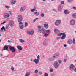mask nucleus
Wrapping results in <instances>:
<instances>
[{
  "instance_id": "45",
  "label": "nucleus",
  "mask_w": 76,
  "mask_h": 76,
  "mask_svg": "<svg viewBox=\"0 0 76 76\" xmlns=\"http://www.w3.org/2000/svg\"><path fill=\"white\" fill-rule=\"evenodd\" d=\"M72 0H68V3H70V2H72Z\"/></svg>"
},
{
  "instance_id": "53",
  "label": "nucleus",
  "mask_w": 76,
  "mask_h": 76,
  "mask_svg": "<svg viewBox=\"0 0 76 76\" xmlns=\"http://www.w3.org/2000/svg\"><path fill=\"white\" fill-rule=\"evenodd\" d=\"M54 76V74H52L51 75V76Z\"/></svg>"
},
{
  "instance_id": "61",
  "label": "nucleus",
  "mask_w": 76,
  "mask_h": 76,
  "mask_svg": "<svg viewBox=\"0 0 76 76\" xmlns=\"http://www.w3.org/2000/svg\"><path fill=\"white\" fill-rule=\"evenodd\" d=\"M43 0V1H45L46 0Z\"/></svg>"
},
{
  "instance_id": "47",
  "label": "nucleus",
  "mask_w": 76,
  "mask_h": 76,
  "mask_svg": "<svg viewBox=\"0 0 76 76\" xmlns=\"http://www.w3.org/2000/svg\"><path fill=\"white\" fill-rule=\"evenodd\" d=\"M61 4H64V1H62L61 2Z\"/></svg>"
},
{
  "instance_id": "48",
  "label": "nucleus",
  "mask_w": 76,
  "mask_h": 76,
  "mask_svg": "<svg viewBox=\"0 0 76 76\" xmlns=\"http://www.w3.org/2000/svg\"><path fill=\"white\" fill-rule=\"evenodd\" d=\"M4 23H6V21H4L3 22V23H1V25H3V24H4Z\"/></svg>"
},
{
  "instance_id": "25",
  "label": "nucleus",
  "mask_w": 76,
  "mask_h": 76,
  "mask_svg": "<svg viewBox=\"0 0 76 76\" xmlns=\"http://www.w3.org/2000/svg\"><path fill=\"white\" fill-rule=\"evenodd\" d=\"M1 30H4V31H6V30L5 29V27H4V26H3L2 27V28H1Z\"/></svg>"
},
{
  "instance_id": "19",
  "label": "nucleus",
  "mask_w": 76,
  "mask_h": 76,
  "mask_svg": "<svg viewBox=\"0 0 76 76\" xmlns=\"http://www.w3.org/2000/svg\"><path fill=\"white\" fill-rule=\"evenodd\" d=\"M44 26L46 29H47L48 28V24L45 23L44 24Z\"/></svg>"
},
{
  "instance_id": "40",
  "label": "nucleus",
  "mask_w": 76,
  "mask_h": 76,
  "mask_svg": "<svg viewBox=\"0 0 76 76\" xmlns=\"http://www.w3.org/2000/svg\"><path fill=\"white\" fill-rule=\"evenodd\" d=\"M44 76H48V74L47 73H45Z\"/></svg>"
},
{
  "instance_id": "24",
  "label": "nucleus",
  "mask_w": 76,
  "mask_h": 76,
  "mask_svg": "<svg viewBox=\"0 0 76 76\" xmlns=\"http://www.w3.org/2000/svg\"><path fill=\"white\" fill-rule=\"evenodd\" d=\"M34 14H35V16H38L39 15V12H34Z\"/></svg>"
},
{
  "instance_id": "30",
  "label": "nucleus",
  "mask_w": 76,
  "mask_h": 76,
  "mask_svg": "<svg viewBox=\"0 0 76 76\" xmlns=\"http://www.w3.org/2000/svg\"><path fill=\"white\" fill-rule=\"evenodd\" d=\"M45 31L44 33H45L46 32V33H50V30H46L44 29Z\"/></svg>"
},
{
  "instance_id": "35",
  "label": "nucleus",
  "mask_w": 76,
  "mask_h": 76,
  "mask_svg": "<svg viewBox=\"0 0 76 76\" xmlns=\"http://www.w3.org/2000/svg\"><path fill=\"white\" fill-rule=\"evenodd\" d=\"M28 25V23L27 22H26L25 23V27H26Z\"/></svg>"
},
{
  "instance_id": "28",
  "label": "nucleus",
  "mask_w": 76,
  "mask_h": 76,
  "mask_svg": "<svg viewBox=\"0 0 76 76\" xmlns=\"http://www.w3.org/2000/svg\"><path fill=\"white\" fill-rule=\"evenodd\" d=\"M19 40L21 43H23V42H25V40L22 39H20Z\"/></svg>"
},
{
  "instance_id": "4",
  "label": "nucleus",
  "mask_w": 76,
  "mask_h": 76,
  "mask_svg": "<svg viewBox=\"0 0 76 76\" xmlns=\"http://www.w3.org/2000/svg\"><path fill=\"white\" fill-rule=\"evenodd\" d=\"M22 19H23V16L21 15H19L17 17V20L18 22H22Z\"/></svg>"
},
{
  "instance_id": "34",
  "label": "nucleus",
  "mask_w": 76,
  "mask_h": 76,
  "mask_svg": "<svg viewBox=\"0 0 76 76\" xmlns=\"http://www.w3.org/2000/svg\"><path fill=\"white\" fill-rule=\"evenodd\" d=\"M5 7L6 9H10V6H5Z\"/></svg>"
},
{
  "instance_id": "36",
  "label": "nucleus",
  "mask_w": 76,
  "mask_h": 76,
  "mask_svg": "<svg viewBox=\"0 0 76 76\" xmlns=\"http://www.w3.org/2000/svg\"><path fill=\"white\" fill-rule=\"evenodd\" d=\"M29 73L27 72L26 73L25 76H29Z\"/></svg>"
},
{
  "instance_id": "12",
  "label": "nucleus",
  "mask_w": 76,
  "mask_h": 76,
  "mask_svg": "<svg viewBox=\"0 0 76 76\" xmlns=\"http://www.w3.org/2000/svg\"><path fill=\"white\" fill-rule=\"evenodd\" d=\"M4 17L5 18H9V17H10V14H9V13H6L4 15Z\"/></svg>"
},
{
  "instance_id": "60",
  "label": "nucleus",
  "mask_w": 76,
  "mask_h": 76,
  "mask_svg": "<svg viewBox=\"0 0 76 76\" xmlns=\"http://www.w3.org/2000/svg\"><path fill=\"white\" fill-rule=\"evenodd\" d=\"M1 56H3V54H2V53H1Z\"/></svg>"
},
{
  "instance_id": "41",
  "label": "nucleus",
  "mask_w": 76,
  "mask_h": 76,
  "mask_svg": "<svg viewBox=\"0 0 76 76\" xmlns=\"http://www.w3.org/2000/svg\"><path fill=\"white\" fill-rule=\"evenodd\" d=\"M38 72V70L37 69L35 70L34 71V72L35 73H37Z\"/></svg>"
},
{
  "instance_id": "29",
  "label": "nucleus",
  "mask_w": 76,
  "mask_h": 76,
  "mask_svg": "<svg viewBox=\"0 0 76 76\" xmlns=\"http://www.w3.org/2000/svg\"><path fill=\"white\" fill-rule=\"evenodd\" d=\"M19 27L20 29H22L23 28V25L19 26Z\"/></svg>"
},
{
  "instance_id": "54",
  "label": "nucleus",
  "mask_w": 76,
  "mask_h": 76,
  "mask_svg": "<svg viewBox=\"0 0 76 76\" xmlns=\"http://www.w3.org/2000/svg\"><path fill=\"white\" fill-rule=\"evenodd\" d=\"M60 37H58L57 38V39H60Z\"/></svg>"
},
{
  "instance_id": "7",
  "label": "nucleus",
  "mask_w": 76,
  "mask_h": 76,
  "mask_svg": "<svg viewBox=\"0 0 76 76\" xmlns=\"http://www.w3.org/2000/svg\"><path fill=\"white\" fill-rule=\"evenodd\" d=\"M61 23V20H56L54 23V24L56 26H58Z\"/></svg>"
},
{
  "instance_id": "52",
  "label": "nucleus",
  "mask_w": 76,
  "mask_h": 76,
  "mask_svg": "<svg viewBox=\"0 0 76 76\" xmlns=\"http://www.w3.org/2000/svg\"><path fill=\"white\" fill-rule=\"evenodd\" d=\"M64 47H67V45H66V44H64Z\"/></svg>"
},
{
  "instance_id": "3",
  "label": "nucleus",
  "mask_w": 76,
  "mask_h": 76,
  "mask_svg": "<svg viewBox=\"0 0 76 76\" xmlns=\"http://www.w3.org/2000/svg\"><path fill=\"white\" fill-rule=\"evenodd\" d=\"M10 51H11L12 53H14L16 51V48L12 46H10L9 47Z\"/></svg>"
},
{
  "instance_id": "2",
  "label": "nucleus",
  "mask_w": 76,
  "mask_h": 76,
  "mask_svg": "<svg viewBox=\"0 0 76 76\" xmlns=\"http://www.w3.org/2000/svg\"><path fill=\"white\" fill-rule=\"evenodd\" d=\"M62 35V36L61 37V39H65V38H66V35L65 34V33H59L58 34V36H61V35Z\"/></svg>"
},
{
  "instance_id": "59",
  "label": "nucleus",
  "mask_w": 76,
  "mask_h": 76,
  "mask_svg": "<svg viewBox=\"0 0 76 76\" xmlns=\"http://www.w3.org/2000/svg\"><path fill=\"white\" fill-rule=\"evenodd\" d=\"M32 61V59H30V61Z\"/></svg>"
},
{
  "instance_id": "6",
  "label": "nucleus",
  "mask_w": 76,
  "mask_h": 76,
  "mask_svg": "<svg viewBox=\"0 0 76 76\" xmlns=\"http://www.w3.org/2000/svg\"><path fill=\"white\" fill-rule=\"evenodd\" d=\"M53 66L55 68H58L59 66V64L57 61H55L54 62Z\"/></svg>"
},
{
  "instance_id": "18",
  "label": "nucleus",
  "mask_w": 76,
  "mask_h": 76,
  "mask_svg": "<svg viewBox=\"0 0 76 76\" xmlns=\"http://www.w3.org/2000/svg\"><path fill=\"white\" fill-rule=\"evenodd\" d=\"M54 31L56 34H57L59 32V31L57 28H55L54 29Z\"/></svg>"
},
{
  "instance_id": "32",
  "label": "nucleus",
  "mask_w": 76,
  "mask_h": 76,
  "mask_svg": "<svg viewBox=\"0 0 76 76\" xmlns=\"http://www.w3.org/2000/svg\"><path fill=\"white\" fill-rule=\"evenodd\" d=\"M72 16L74 18H76V13H74L72 14Z\"/></svg>"
},
{
  "instance_id": "17",
  "label": "nucleus",
  "mask_w": 76,
  "mask_h": 76,
  "mask_svg": "<svg viewBox=\"0 0 76 76\" xmlns=\"http://www.w3.org/2000/svg\"><path fill=\"white\" fill-rule=\"evenodd\" d=\"M34 62L36 63V64H38L39 63V60L37 59H35L34 60Z\"/></svg>"
},
{
  "instance_id": "23",
  "label": "nucleus",
  "mask_w": 76,
  "mask_h": 76,
  "mask_svg": "<svg viewBox=\"0 0 76 76\" xmlns=\"http://www.w3.org/2000/svg\"><path fill=\"white\" fill-rule=\"evenodd\" d=\"M70 13V12L67 10H65L64 11V13L65 14H69Z\"/></svg>"
},
{
  "instance_id": "39",
  "label": "nucleus",
  "mask_w": 76,
  "mask_h": 76,
  "mask_svg": "<svg viewBox=\"0 0 76 76\" xmlns=\"http://www.w3.org/2000/svg\"><path fill=\"white\" fill-rule=\"evenodd\" d=\"M18 22L19 23V25H23V23L22 22V21H20V22Z\"/></svg>"
},
{
  "instance_id": "26",
  "label": "nucleus",
  "mask_w": 76,
  "mask_h": 76,
  "mask_svg": "<svg viewBox=\"0 0 76 76\" xmlns=\"http://www.w3.org/2000/svg\"><path fill=\"white\" fill-rule=\"evenodd\" d=\"M47 44H48L47 43V42H46L45 41H44L43 43V45H44L45 46V45H47Z\"/></svg>"
},
{
  "instance_id": "56",
  "label": "nucleus",
  "mask_w": 76,
  "mask_h": 76,
  "mask_svg": "<svg viewBox=\"0 0 76 76\" xmlns=\"http://www.w3.org/2000/svg\"><path fill=\"white\" fill-rule=\"evenodd\" d=\"M8 42H9V43H10V42H11V41H10V40H8Z\"/></svg>"
},
{
  "instance_id": "10",
  "label": "nucleus",
  "mask_w": 76,
  "mask_h": 76,
  "mask_svg": "<svg viewBox=\"0 0 76 76\" xmlns=\"http://www.w3.org/2000/svg\"><path fill=\"white\" fill-rule=\"evenodd\" d=\"M9 22V25L10 27L11 28H12V27H13L14 26V23L13 22V21L12 20H10V21Z\"/></svg>"
},
{
  "instance_id": "55",
  "label": "nucleus",
  "mask_w": 76,
  "mask_h": 76,
  "mask_svg": "<svg viewBox=\"0 0 76 76\" xmlns=\"http://www.w3.org/2000/svg\"><path fill=\"white\" fill-rule=\"evenodd\" d=\"M73 9H76V7H73Z\"/></svg>"
},
{
  "instance_id": "22",
  "label": "nucleus",
  "mask_w": 76,
  "mask_h": 76,
  "mask_svg": "<svg viewBox=\"0 0 76 76\" xmlns=\"http://www.w3.org/2000/svg\"><path fill=\"white\" fill-rule=\"evenodd\" d=\"M8 48H9L7 46H5L4 48V50H7V51H8Z\"/></svg>"
},
{
  "instance_id": "20",
  "label": "nucleus",
  "mask_w": 76,
  "mask_h": 76,
  "mask_svg": "<svg viewBox=\"0 0 76 76\" xmlns=\"http://www.w3.org/2000/svg\"><path fill=\"white\" fill-rule=\"evenodd\" d=\"M67 43L69 44H72V41L71 39H69L67 42Z\"/></svg>"
},
{
  "instance_id": "43",
  "label": "nucleus",
  "mask_w": 76,
  "mask_h": 76,
  "mask_svg": "<svg viewBox=\"0 0 76 76\" xmlns=\"http://www.w3.org/2000/svg\"><path fill=\"white\" fill-rule=\"evenodd\" d=\"M14 67H13V66H12L11 67V70H12V71H13V70H14Z\"/></svg>"
},
{
  "instance_id": "27",
  "label": "nucleus",
  "mask_w": 76,
  "mask_h": 76,
  "mask_svg": "<svg viewBox=\"0 0 76 76\" xmlns=\"http://www.w3.org/2000/svg\"><path fill=\"white\" fill-rule=\"evenodd\" d=\"M58 62L59 64H62V63H63V61L62 60H58Z\"/></svg>"
},
{
  "instance_id": "49",
  "label": "nucleus",
  "mask_w": 76,
  "mask_h": 76,
  "mask_svg": "<svg viewBox=\"0 0 76 76\" xmlns=\"http://www.w3.org/2000/svg\"><path fill=\"white\" fill-rule=\"evenodd\" d=\"M67 61V59H65L64 60V62H66Z\"/></svg>"
},
{
  "instance_id": "15",
  "label": "nucleus",
  "mask_w": 76,
  "mask_h": 76,
  "mask_svg": "<svg viewBox=\"0 0 76 76\" xmlns=\"http://www.w3.org/2000/svg\"><path fill=\"white\" fill-rule=\"evenodd\" d=\"M59 56V53H56L53 56V57L54 58H56L58 57Z\"/></svg>"
},
{
  "instance_id": "58",
  "label": "nucleus",
  "mask_w": 76,
  "mask_h": 76,
  "mask_svg": "<svg viewBox=\"0 0 76 76\" xmlns=\"http://www.w3.org/2000/svg\"><path fill=\"white\" fill-rule=\"evenodd\" d=\"M74 72H76V68H75L74 69Z\"/></svg>"
},
{
  "instance_id": "16",
  "label": "nucleus",
  "mask_w": 76,
  "mask_h": 76,
  "mask_svg": "<svg viewBox=\"0 0 76 76\" xmlns=\"http://www.w3.org/2000/svg\"><path fill=\"white\" fill-rule=\"evenodd\" d=\"M34 9H31V12H34V11H35V12H37V10H36V9H37V8L35 7H34Z\"/></svg>"
},
{
  "instance_id": "62",
  "label": "nucleus",
  "mask_w": 76,
  "mask_h": 76,
  "mask_svg": "<svg viewBox=\"0 0 76 76\" xmlns=\"http://www.w3.org/2000/svg\"><path fill=\"white\" fill-rule=\"evenodd\" d=\"M55 0H51V1H54Z\"/></svg>"
},
{
  "instance_id": "46",
  "label": "nucleus",
  "mask_w": 76,
  "mask_h": 76,
  "mask_svg": "<svg viewBox=\"0 0 76 76\" xmlns=\"http://www.w3.org/2000/svg\"><path fill=\"white\" fill-rule=\"evenodd\" d=\"M38 19V18H37L36 19H34V20L33 21V22H35V21H36V20L37 19Z\"/></svg>"
},
{
  "instance_id": "33",
  "label": "nucleus",
  "mask_w": 76,
  "mask_h": 76,
  "mask_svg": "<svg viewBox=\"0 0 76 76\" xmlns=\"http://www.w3.org/2000/svg\"><path fill=\"white\" fill-rule=\"evenodd\" d=\"M43 35L44 37H47V36H48V34L44 33Z\"/></svg>"
},
{
  "instance_id": "13",
  "label": "nucleus",
  "mask_w": 76,
  "mask_h": 76,
  "mask_svg": "<svg viewBox=\"0 0 76 76\" xmlns=\"http://www.w3.org/2000/svg\"><path fill=\"white\" fill-rule=\"evenodd\" d=\"M16 2V0H11L10 1V3L12 5H14Z\"/></svg>"
},
{
  "instance_id": "51",
  "label": "nucleus",
  "mask_w": 76,
  "mask_h": 76,
  "mask_svg": "<svg viewBox=\"0 0 76 76\" xmlns=\"http://www.w3.org/2000/svg\"><path fill=\"white\" fill-rule=\"evenodd\" d=\"M49 60H50V61H51V60H53V58H49Z\"/></svg>"
},
{
  "instance_id": "8",
  "label": "nucleus",
  "mask_w": 76,
  "mask_h": 76,
  "mask_svg": "<svg viewBox=\"0 0 76 76\" xmlns=\"http://www.w3.org/2000/svg\"><path fill=\"white\" fill-rule=\"evenodd\" d=\"M70 25L73 26L75 25V20L74 19H71L70 21Z\"/></svg>"
},
{
  "instance_id": "5",
  "label": "nucleus",
  "mask_w": 76,
  "mask_h": 76,
  "mask_svg": "<svg viewBox=\"0 0 76 76\" xmlns=\"http://www.w3.org/2000/svg\"><path fill=\"white\" fill-rule=\"evenodd\" d=\"M34 34V31L33 30H31L27 31V34L29 35H33Z\"/></svg>"
},
{
  "instance_id": "64",
  "label": "nucleus",
  "mask_w": 76,
  "mask_h": 76,
  "mask_svg": "<svg viewBox=\"0 0 76 76\" xmlns=\"http://www.w3.org/2000/svg\"><path fill=\"white\" fill-rule=\"evenodd\" d=\"M1 36V34H0V37Z\"/></svg>"
},
{
  "instance_id": "11",
  "label": "nucleus",
  "mask_w": 76,
  "mask_h": 76,
  "mask_svg": "<svg viewBox=\"0 0 76 76\" xmlns=\"http://www.w3.org/2000/svg\"><path fill=\"white\" fill-rule=\"evenodd\" d=\"M75 68V65L73 64H71L70 65L69 69L70 70H73Z\"/></svg>"
},
{
  "instance_id": "14",
  "label": "nucleus",
  "mask_w": 76,
  "mask_h": 76,
  "mask_svg": "<svg viewBox=\"0 0 76 76\" xmlns=\"http://www.w3.org/2000/svg\"><path fill=\"white\" fill-rule=\"evenodd\" d=\"M63 9V5H60L58 8V10L59 11H61Z\"/></svg>"
},
{
  "instance_id": "57",
  "label": "nucleus",
  "mask_w": 76,
  "mask_h": 76,
  "mask_svg": "<svg viewBox=\"0 0 76 76\" xmlns=\"http://www.w3.org/2000/svg\"><path fill=\"white\" fill-rule=\"evenodd\" d=\"M9 13L10 14V15H12V13H11V12L9 11Z\"/></svg>"
},
{
  "instance_id": "21",
  "label": "nucleus",
  "mask_w": 76,
  "mask_h": 76,
  "mask_svg": "<svg viewBox=\"0 0 76 76\" xmlns=\"http://www.w3.org/2000/svg\"><path fill=\"white\" fill-rule=\"evenodd\" d=\"M17 48L18 49H19V50H20V51H21L22 50V47L18 45L17 46Z\"/></svg>"
},
{
  "instance_id": "1",
  "label": "nucleus",
  "mask_w": 76,
  "mask_h": 76,
  "mask_svg": "<svg viewBox=\"0 0 76 76\" xmlns=\"http://www.w3.org/2000/svg\"><path fill=\"white\" fill-rule=\"evenodd\" d=\"M37 30L39 32L44 34V32L45 31V30H44V28H41V26H38Z\"/></svg>"
},
{
  "instance_id": "37",
  "label": "nucleus",
  "mask_w": 76,
  "mask_h": 76,
  "mask_svg": "<svg viewBox=\"0 0 76 76\" xmlns=\"http://www.w3.org/2000/svg\"><path fill=\"white\" fill-rule=\"evenodd\" d=\"M5 29H9V25H7L6 26Z\"/></svg>"
},
{
  "instance_id": "31",
  "label": "nucleus",
  "mask_w": 76,
  "mask_h": 76,
  "mask_svg": "<svg viewBox=\"0 0 76 76\" xmlns=\"http://www.w3.org/2000/svg\"><path fill=\"white\" fill-rule=\"evenodd\" d=\"M37 60H40V56L39 55H38L37 57Z\"/></svg>"
},
{
  "instance_id": "44",
  "label": "nucleus",
  "mask_w": 76,
  "mask_h": 76,
  "mask_svg": "<svg viewBox=\"0 0 76 76\" xmlns=\"http://www.w3.org/2000/svg\"><path fill=\"white\" fill-rule=\"evenodd\" d=\"M50 72H53V69H51L50 70Z\"/></svg>"
},
{
  "instance_id": "38",
  "label": "nucleus",
  "mask_w": 76,
  "mask_h": 76,
  "mask_svg": "<svg viewBox=\"0 0 76 76\" xmlns=\"http://www.w3.org/2000/svg\"><path fill=\"white\" fill-rule=\"evenodd\" d=\"M72 42H73V43L74 44H75V38H73V41H72Z\"/></svg>"
},
{
  "instance_id": "63",
  "label": "nucleus",
  "mask_w": 76,
  "mask_h": 76,
  "mask_svg": "<svg viewBox=\"0 0 76 76\" xmlns=\"http://www.w3.org/2000/svg\"><path fill=\"white\" fill-rule=\"evenodd\" d=\"M1 42V40L0 39V42Z\"/></svg>"
},
{
  "instance_id": "9",
  "label": "nucleus",
  "mask_w": 76,
  "mask_h": 76,
  "mask_svg": "<svg viewBox=\"0 0 76 76\" xmlns=\"http://www.w3.org/2000/svg\"><path fill=\"white\" fill-rule=\"evenodd\" d=\"M26 9V7H25L22 6L20 8L19 11L20 12H24V11Z\"/></svg>"
},
{
  "instance_id": "42",
  "label": "nucleus",
  "mask_w": 76,
  "mask_h": 76,
  "mask_svg": "<svg viewBox=\"0 0 76 76\" xmlns=\"http://www.w3.org/2000/svg\"><path fill=\"white\" fill-rule=\"evenodd\" d=\"M41 16L43 18L44 16V14L43 13H42L41 15Z\"/></svg>"
},
{
  "instance_id": "50",
  "label": "nucleus",
  "mask_w": 76,
  "mask_h": 76,
  "mask_svg": "<svg viewBox=\"0 0 76 76\" xmlns=\"http://www.w3.org/2000/svg\"><path fill=\"white\" fill-rule=\"evenodd\" d=\"M39 75H42V72H39Z\"/></svg>"
}]
</instances>
